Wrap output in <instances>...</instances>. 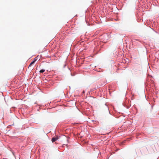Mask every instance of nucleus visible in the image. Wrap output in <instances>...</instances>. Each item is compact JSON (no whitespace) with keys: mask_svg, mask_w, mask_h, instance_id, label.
Returning <instances> with one entry per match:
<instances>
[{"mask_svg":"<svg viewBox=\"0 0 159 159\" xmlns=\"http://www.w3.org/2000/svg\"><path fill=\"white\" fill-rule=\"evenodd\" d=\"M59 139L58 137H53L52 139V142H54L55 141Z\"/></svg>","mask_w":159,"mask_h":159,"instance_id":"f257e3e1","label":"nucleus"},{"mask_svg":"<svg viewBox=\"0 0 159 159\" xmlns=\"http://www.w3.org/2000/svg\"><path fill=\"white\" fill-rule=\"evenodd\" d=\"M36 61V59H35V58L34 60V61L32 62L30 64V65L29 66L28 68H29V67H30L32 66V65L34 63V62Z\"/></svg>","mask_w":159,"mask_h":159,"instance_id":"f03ea898","label":"nucleus"},{"mask_svg":"<svg viewBox=\"0 0 159 159\" xmlns=\"http://www.w3.org/2000/svg\"><path fill=\"white\" fill-rule=\"evenodd\" d=\"M44 71H45V70L42 69V70H40V71H39V72L40 73H43V72H44Z\"/></svg>","mask_w":159,"mask_h":159,"instance_id":"7ed1b4c3","label":"nucleus"},{"mask_svg":"<svg viewBox=\"0 0 159 159\" xmlns=\"http://www.w3.org/2000/svg\"><path fill=\"white\" fill-rule=\"evenodd\" d=\"M1 135V133H0V135Z\"/></svg>","mask_w":159,"mask_h":159,"instance_id":"20e7f679","label":"nucleus"}]
</instances>
